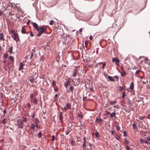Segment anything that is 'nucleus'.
<instances>
[{"mask_svg": "<svg viewBox=\"0 0 150 150\" xmlns=\"http://www.w3.org/2000/svg\"><path fill=\"white\" fill-rule=\"evenodd\" d=\"M33 53H32V54H31L30 56V59H32V57H33Z\"/></svg>", "mask_w": 150, "mask_h": 150, "instance_id": "nucleus-58", "label": "nucleus"}, {"mask_svg": "<svg viewBox=\"0 0 150 150\" xmlns=\"http://www.w3.org/2000/svg\"><path fill=\"white\" fill-rule=\"evenodd\" d=\"M125 96V91H124L122 93V98H124Z\"/></svg>", "mask_w": 150, "mask_h": 150, "instance_id": "nucleus-31", "label": "nucleus"}, {"mask_svg": "<svg viewBox=\"0 0 150 150\" xmlns=\"http://www.w3.org/2000/svg\"><path fill=\"white\" fill-rule=\"evenodd\" d=\"M132 127L134 129H137V127L136 126V125L135 123H133L132 124Z\"/></svg>", "mask_w": 150, "mask_h": 150, "instance_id": "nucleus-30", "label": "nucleus"}, {"mask_svg": "<svg viewBox=\"0 0 150 150\" xmlns=\"http://www.w3.org/2000/svg\"><path fill=\"white\" fill-rule=\"evenodd\" d=\"M83 141L84 143H85L86 144V140L85 137H84L83 138Z\"/></svg>", "mask_w": 150, "mask_h": 150, "instance_id": "nucleus-37", "label": "nucleus"}, {"mask_svg": "<svg viewBox=\"0 0 150 150\" xmlns=\"http://www.w3.org/2000/svg\"><path fill=\"white\" fill-rule=\"evenodd\" d=\"M125 147L127 150H130V148L128 146H126Z\"/></svg>", "mask_w": 150, "mask_h": 150, "instance_id": "nucleus-42", "label": "nucleus"}, {"mask_svg": "<svg viewBox=\"0 0 150 150\" xmlns=\"http://www.w3.org/2000/svg\"><path fill=\"white\" fill-rule=\"evenodd\" d=\"M77 72V68H76L73 70L72 75L74 76H75L76 75Z\"/></svg>", "mask_w": 150, "mask_h": 150, "instance_id": "nucleus-7", "label": "nucleus"}, {"mask_svg": "<svg viewBox=\"0 0 150 150\" xmlns=\"http://www.w3.org/2000/svg\"><path fill=\"white\" fill-rule=\"evenodd\" d=\"M125 73H124V74H122L121 73V76H122V77H123L124 76H125Z\"/></svg>", "mask_w": 150, "mask_h": 150, "instance_id": "nucleus-59", "label": "nucleus"}, {"mask_svg": "<svg viewBox=\"0 0 150 150\" xmlns=\"http://www.w3.org/2000/svg\"><path fill=\"white\" fill-rule=\"evenodd\" d=\"M32 24L33 27L35 28L37 31L39 32L40 30V28L38 27V25L35 22H32Z\"/></svg>", "mask_w": 150, "mask_h": 150, "instance_id": "nucleus-3", "label": "nucleus"}, {"mask_svg": "<svg viewBox=\"0 0 150 150\" xmlns=\"http://www.w3.org/2000/svg\"><path fill=\"white\" fill-rule=\"evenodd\" d=\"M116 115V113L115 112H113L112 113H110V117L111 118H112L115 116Z\"/></svg>", "mask_w": 150, "mask_h": 150, "instance_id": "nucleus-13", "label": "nucleus"}, {"mask_svg": "<svg viewBox=\"0 0 150 150\" xmlns=\"http://www.w3.org/2000/svg\"><path fill=\"white\" fill-rule=\"evenodd\" d=\"M46 28L45 27V26L44 25L41 26L40 28V31L39 32H40L42 33H45Z\"/></svg>", "mask_w": 150, "mask_h": 150, "instance_id": "nucleus-4", "label": "nucleus"}, {"mask_svg": "<svg viewBox=\"0 0 150 150\" xmlns=\"http://www.w3.org/2000/svg\"><path fill=\"white\" fill-rule=\"evenodd\" d=\"M9 59L12 61H13V57L12 56H10L9 57Z\"/></svg>", "mask_w": 150, "mask_h": 150, "instance_id": "nucleus-36", "label": "nucleus"}, {"mask_svg": "<svg viewBox=\"0 0 150 150\" xmlns=\"http://www.w3.org/2000/svg\"><path fill=\"white\" fill-rule=\"evenodd\" d=\"M2 122L3 124H5L7 123V122L6 121V118L3 119L2 121Z\"/></svg>", "mask_w": 150, "mask_h": 150, "instance_id": "nucleus-19", "label": "nucleus"}, {"mask_svg": "<svg viewBox=\"0 0 150 150\" xmlns=\"http://www.w3.org/2000/svg\"><path fill=\"white\" fill-rule=\"evenodd\" d=\"M70 132V131L69 130H69H68V131H67L66 132V135H68V134H69V132Z\"/></svg>", "mask_w": 150, "mask_h": 150, "instance_id": "nucleus-50", "label": "nucleus"}, {"mask_svg": "<svg viewBox=\"0 0 150 150\" xmlns=\"http://www.w3.org/2000/svg\"><path fill=\"white\" fill-rule=\"evenodd\" d=\"M56 85L54 81H53L52 83V85L53 86H54Z\"/></svg>", "mask_w": 150, "mask_h": 150, "instance_id": "nucleus-43", "label": "nucleus"}, {"mask_svg": "<svg viewBox=\"0 0 150 150\" xmlns=\"http://www.w3.org/2000/svg\"><path fill=\"white\" fill-rule=\"evenodd\" d=\"M16 125L19 128L22 129L23 127L22 120L20 119L17 120Z\"/></svg>", "mask_w": 150, "mask_h": 150, "instance_id": "nucleus-1", "label": "nucleus"}, {"mask_svg": "<svg viewBox=\"0 0 150 150\" xmlns=\"http://www.w3.org/2000/svg\"><path fill=\"white\" fill-rule=\"evenodd\" d=\"M146 140L148 141H150V137H147L146 138Z\"/></svg>", "mask_w": 150, "mask_h": 150, "instance_id": "nucleus-39", "label": "nucleus"}, {"mask_svg": "<svg viewBox=\"0 0 150 150\" xmlns=\"http://www.w3.org/2000/svg\"><path fill=\"white\" fill-rule=\"evenodd\" d=\"M34 34L32 33V32H31L30 33V36L31 37H33L34 36Z\"/></svg>", "mask_w": 150, "mask_h": 150, "instance_id": "nucleus-54", "label": "nucleus"}, {"mask_svg": "<svg viewBox=\"0 0 150 150\" xmlns=\"http://www.w3.org/2000/svg\"><path fill=\"white\" fill-rule=\"evenodd\" d=\"M4 34L2 33L0 34V40H4Z\"/></svg>", "mask_w": 150, "mask_h": 150, "instance_id": "nucleus-17", "label": "nucleus"}, {"mask_svg": "<svg viewBox=\"0 0 150 150\" xmlns=\"http://www.w3.org/2000/svg\"><path fill=\"white\" fill-rule=\"evenodd\" d=\"M35 121L37 123H38L39 122V121L38 118L36 119Z\"/></svg>", "mask_w": 150, "mask_h": 150, "instance_id": "nucleus-48", "label": "nucleus"}, {"mask_svg": "<svg viewBox=\"0 0 150 150\" xmlns=\"http://www.w3.org/2000/svg\"><path fill=\"white\" fill-rule=\"evenodd\" d=\"M82 146L83 150H84V148H86V144L85 143H83Z\"/></svg>", "mask_w": 150, "mask_h": 150, "instance_id": "nucleus-35", "label": "nucleus"}, {"mask_svg": "<svg viewBox=\"0 0 150 150\" xmlns=\"http://www.w3.org/2000/svg\"><path fill=\"white\" fill-rule=\"evenodd\" d=\"M140 143L141 144L145 143L146 144H148V142L146 140V139H141L140 140Z\"/></svg>", "mask_w": 150, "mask_h": 150, "instance_id": "nucleus-6", "label": "nucleus"}, {"mask_svg": "<svg viewBox=\"0 0 150 150\" xmlns=\"http://www.w3.org/2000/svg\"><path fill=\"white\" fill-rule=\"evenodd\" d=\"M144 117L140 116L139 117V119H140V120H143L144 119Z\"/></svg>", "mask_w": 150, "mask_h": 150, "instance_id": "nucleus-55", "label": "nucleus"}, {"mask_svg": "<svg viewBox=\"0 0 150 150\" xmlns=\"http://www.w3.org/2000/svg\"><path fill=\"white\" fill-rule=\"evenodd\" d=\"M134 88V83L133 82H131L130 86V89L131 90H132Z\"/></svg>", "mask_w": 150, "mask_h": 150, "instance_id": "nucleus-14", "label": "nucleus"}, {"mask_svg": "<svg viewBox=\"0 0 150 150\" xmlns=\"http://www.w3.org/2000/svg\"><path fill=\"white\" fill-rule=\"evenodd\" d=\"M39 32V33H38L37 34V36H40L42 34V33L40 32Z\"/></svg>", "mask_w": 150, "mask_h": 150, "instance_id": "nucleus-44", "label": "nucleus"}, {"mask_svg": "<svg viewBox=\"0 0 150 150\" xmlns=\"http://www.w3.org/2000/svg\"><path fill=\"white\" fill-rule=\"evenodd\" d=\"M139 70H138L136 71L135 72V74L136 75H138L139 74Z\"/></svg>", "mask_w": 150, "mask_h": 150, "instance_id": "nucleus-49", "label": "nucleus"}, {"mask_svg": "<svg viewBox=\"0 0 150 150\" xmlns=\"http://www.w3.org/2000/svg\"><path fill=\"white\" fill-rule=\"evenodd\" d=\"M78 116V117L79 118H83V115L81 114V112H78L77 113Z\"/></svg>", "mask_w": 150, "mask_h": 150, "instance_id": "nucleus-15", "label": "nucleus"}, {"mask_svg": "<svg viewBox=\"0 0 150 150\" xmlns=\"http://www.w3.org/2000/svg\"><path fill=\"white\" fill-rule=\"evenodd\" d=\"M3 117H4L5 116V114L6 113V109H4L3 111Z\"/></svg>", "mask_w": 150, "mask_h": 150, "instance_id": "nucleus-27", "label": "nucleus"}, {"mask_svg": "<svg viewBox=\"0 0 150 150\" xmlns=\"http://www.w3.org/2000/svg\"><path fill=\"white\" fill-rule=\"evenodd\" d=\"M85 47H86L88 45V43H87L86 41V42H85Z\"/></svg>", "mask_w": 150, "mask_h": 150, "instance_id": "nucleus-57", "label": "nucleus"}, {"mask_svg": "<svg viewBox=\"0 0 150 150\" xmlns=\"http://www.w3.org/2000/svg\"><path fill=\"white\" fill-rule=\"evenodd\" d=\"M21 33L23 34H25V30L23 27H22L21 29Z\"/></svg>", "mask_w": 150, "mask_h": 150, "instance_id": "nucleus-16", "label": "nucleus"}, {"mask_svg": "<svg viewBox=\"0 0 150 150\" xmlns=\"http://www.w3.org/2000/svg\"><path fill=\"white\" fill-rule=\"evenodd\" d=\"M92 36L91 35H90L89 37V39L90 40H92Z\"/></svg>", "mask_w": 150, "mask_h": 150, "instance_id": "nucleus-62", "label": "nucleus"}, {"mask_svg": "<svg viewBox=\"0 0 150 150\" xmlns=\"http://www.w3.org/2000/svg\"><path fill=\"white\" fill-rule=\"evenodd\" d=\"M108 78L110 81H115L114 79L110 76H108Z\"/></svg>", "mask_w": 150, "mask_h": 150, "instance_id": "nucleus-12", "label": "nucleus"}, {"mask_svg": "<svg viewBox=\"0 0 150 150\" xmlns=\"http://www.w3.org/2000/svg\"><path fill=\"white\" fill-rule=\"evenodd\" d=\"M35 125L34 124V123L32 124L31 125V128L33 129H35Z\"/></svg>", "mask_w": 150, "mask_h": 150, "instance_id": "nucleus-25", "label": "nucleus"}, {"mask_svg": "<svg viewBox=\"0 0 150 150\" xmlns=\"http://www.w3.org/2000/svg\"><path fill=\"white\" fill-rule=\"evenodd\" d=\"M24 66V64L22 63L21 62L20 63V66L19 69V70H20L23 69Z\"/></svg>", "mask_w": 150, "mask_h": 150, "instance_id": "nucleus-10", "label": "nucleus"}, {"mask_svg": "<svg viewBox=\"0 0 150 150\" xmlns=\"http://www.w3.org/2000/svg\"><path fill=\"white\" fill-rule=\"evenodd\" d=\"M13 47L12 46L11 47L9 48V50L8 51L11 54L13 52Z\"/></svg>", "mask_w": 150, "mask_h": 150, "instance_id": "nucleus-23", "label": "nucleus"}, {"mask_svg": "<svg viewBox=\"0 0 150 150\" xmlns=\"http://www.w3.org/2000/svg\"><path fill=\"white\" fill-rule=\"evenodd\" d=\"M11 33L13 34H16V33H15V30H12L11 31Z\"/></svg>", "mask_w": 150, "mask_h": 150, "instance_id": "nucleus-45", "label": "nucleus"}, {"mask_svg": "<svg viewBox=\"0 0 150 150\" xmlns=\"http://www.w3.org/2000/svg\"><path fill=\"white\" fill-rule=\"evenodd\" d=\"M69 89H70V90L71 93L72 94H73V90L74 89V87L72 86H70L69 88Z\"/></svg>", "mask_w": 150, "mask_h": 150, "instance_id": "nucleus-22", "label": "nucleus"}, {"mask_svg": "<svg viewBox=\"0 0 150 150\" xmlns=\"http://www.w3.org/2000/svg\"><path fill=\"white\" fill-rule=\"evenodd\" d=\"M34 97L33 95V93H31L30 95V97L31 99H32Z\"/></svg>", "mask_w": 150, "mask_h": 150, "instance_id": "nucleus-40", "label": "nucleus"}, {"mask_svg": "<svg viewBox=\"0 0 150 150\" xmlns=\"http://www.w3.org/2000/svg\"><path fill=\"white\" fill-rule=\"evenodd\" d=\"M34 103L35 104H37V99L36 98H35L34 100Z\"/></svg>", "mask_w": 150, "mask_h": 150, "instance_id": "nucleus-41", "label": "nucleus"}, {"mask_svg": "<svg viewBox=\"0 0 150 150\" xmlns=\"http://www.w3.org/2000/svg\"><path fill=\"white\" fill-rule=\"evenodd\" d=\"M29 80L32 83H34V81L35 80V79L34 78H30Z\"/></svg>", "mask_w": 150, "mask_h": 150, "instance_id": "nucleus-18", "label": "nucleus"}, {"mask_svg": "<svg viewBox=\"0 0 150 150\" xmlns=\"http://www.w3.org/2000/svg\"><path fill=\"white\" fill-rule=\"evenodd\" d=\"M112 61L113 62H115V64L117 65H119L120 63L119 59L117 58H114L112 59Z\"/></svg>", "mask_w": 150, "mask_h": 150, "instance_id": "nucleus-5", "label": "nucleus"}, {"mask_svg": "<svg viewBox=\"0 0 150 150\" xmlns=\"http://www.w3.org/2000/svg\"><path fill=\"white\" fill-rule=\"evenodd\" d=\"M79 122H80V124H81V126H82V127H84V124L83 123H82L80 121H79Z\"/></svg>", "mask_w": 150, "mask_h": 150, "instance_id": "nucleus-46", "label": "nucleus"}, {"mask_svg": "<svg viewBox=\"0 0 150 150\" xmlns=\"http://www.w3.org/2000/svg\"><path fill=\"white\" fill-rule=\"evenodd\" d=\"M116 129L118 130H119L120 129V127H119V126H116Z\"/></svg>", "mask_w": 150, "mask_h": 150, "instance_id": "nucleus-56", "label": "nucleus"}, {"mask_svg": "<svg viewBox=\"0 0 150 150\" xmlns=\"http://www.w3.org/2000/svg\"><path fill=\"white\" fill-rule=\"evenodd\" d=\"M55 139V138L54 137V136H52V140L53 141H54Z\"/></svg>", "mask_w": 150, "mask_h": 150, "instance_id": "nucleus-51", "label": "nucleus"}, {"mask_svg": "<svg viewBox=\"0 0 150 150\" xmlns=\"http://www.w3.org/2000/svg\"><path fill=\"white\" fill-rule=\"evenodd\" d=\"M3 13L2 11H0V16H1L2 15Z\"/></svg>", "mask_w": 150, "mask_h": 150, "instance_id": "nucleus-64", "label": "nucleus"}, {"mask_svg": "<svg viewBox=\"0 0 150 150\" xmlns=\"http://www.w3.org/2000/svg\"><path fill=\"white\" fill-rule=\"evenodd\" d=\"M62 112H60L59 113V119L60 121H62L63 118L62 117Z\"/></svg>", "mask_w": 150, "mask_h": 150, "instance_id": "nucleus-11", "label": "nucleus"}, {"mask_svg": "<svg viewBox=\"0 0 150 150\" xmlns=\"http://www.w3.org/2000/svg\"><path fill=\"white\" fill-rule=\"evenodd\" d=\"M117 102V101L116 100L111 101L110 102V104L111 105H113L115 104Z\"/></svg>", "mask_w": 150, "mask_h": 150, "instance_id": "nucleus-20", "label": "nucleus"}, {"mask_svg": "<svg viewBox=\"0 0 150 150\" xmlns=\"http://www.w3.org/2000/svg\"><path fill=\"white\" fill-rule=\"evenodd\" d=\"M12 37L14 40H16V42H17L18 40H19V37L17 33L12 34Z\"/></svg>", "mask_w": 150, "mask_h": 150, "instance_id": "nucleus-2", "label": "nucleus"}, {"mask_svg": "<svg viewBox=\"0 0 150 150\" xmlns=\"http://www.w3.org/2000/svg\"><path fill=\"white\" fill-rule=\"evenodd\" d=\"M66 106V107L68 109H69L71 108V106H70V105H69V104H67Z\"/></svg>", "mask_w": 150, "mask_h": 150, "instance_id": "nucleus-34", "label": "nucleus"}, {"mask_svg": "<svg viewBox=\"0 0 150 150\" xmlns=\"http://www.w3.org/2000/svg\"><path fill=\"white\" fill-rule=\"evenodd\" d=\"M54 23V21L53 20H51L49 23V24L50 25H52Z\"/></svg>", "mask_w": 150, "mask_h": 150, "instance_id": "nucleus-33", "label": "nucleus"}, {"mask_svg": "<svg viewBox=\"0 0 150 150\" xmlns=\"http://www.w3.org/2000/svg\"><path fill=\"white\" fill-rule=\"evenodd\" d=\"M127 103L129 104H130L131 103V100L129 99H127Z\"/></svg>", "mask_w": 150, "mask_h": 150, "instance_id": "nucleus-28", "label": "nucleus"}, {"mask_svg": "<svg viewBox=\"0 0 150 150\" xmlns=\"http://www.w3.org/2000/svg\"><path fill=\"white\" fill-rule=\"evenodd\" d=\"M119 91H121L123 89V86H120L119 88Z\"/></svg>", "mask_w": 150, "mask_h": 150, "instance_id": "nucleus-32", "label": "nucleus"}, {"mask_svg": "<svg viewBox=\"0 0 150 150\" xmlns=\"http://www.w3.org/2000/svg\"><path fill=\"white\" fill-rule=\"evenodd\" d=\"M28 121V119L26 117H23V120L22 121L23 122H26Z\"/></svg>", "mask_w": 150, "mask_h": 150, "instance_id": "nucleus-24", "label": "nucleus"}, {"mask_svg": "<svg viewBox=\"0 0 150 150\" xmlns=\"http://www.w3.org/2000/svg\"><path fill=\"white\" fill-rule=\"evenodd\" d=\"M110 114V113L109 112L107 111L106 114V115H107L108 114Z\"/></svg>", "mask_w": 150, "mask_h": 150, "instance_id": "nucleus-63", "label": "nucleus"}, {"mask_svg": "<svg viewBox=\"0 0 150 150\" xmlns=\"http://www.w3.org/2000/svg\"><path fill=\"white\" fill-rule=\"evenodd\" d=\"M115 137L117 140H118V139L119 138V136L118 135H117Z\"/></svg>", "mask_w": 150, "mask_h": 150, "instance_id": "nucleus-47", "label": "nucleus"}, {"mask_svg": "<svg viewBox=\"0 0 150 150\" xmlns=\"http://www.w3.org/2000/svg\"><path fill=\"white\" fill-rule=\"evenodd\" d=\"M3 97V94L2 93H0V97L1 98H2Z\"/></svg>", "mask_w": 150, "mask_h": 150, "instance_id": "nucleus-61", "label": "nucleus"}, {"mask_svg": "<svg viewBox=\"0 0 150 150\" xmlns=\"http://www.w3.org/2000/svg\"><path fill=\"white\" fill-rule=\"evenodd\" d=\"M95 135L96 138H99V133H98V132L97 131L96 132H95Z\"/></svg>", "mask_w": 150, "mask_h": 150, "instance_id": "nucleus-21", "label": "nucleus"}, {"mask_svg": "<svg viewBox=\"0 0 150 150\" xmlns=\"http://www.w3.org/2000/svg\"><path fill=\"white\" fill-rule=\"evenodd\" d=\"M8 56V55L7 54H4L3 57L5 58H7Z\"/></svg>", "mask_w": 150, "mask_h": 150, "instance_id": "nucleus-38", "label": "nucleus"}, {"mask_svg": "<svg viewBox=\"0 0 150 150\" xmlns=\"http://www.w3.org/2000/svg\"><path fill=\"white\" fill-rule=\"evenodd\" d=\"M106 64L105 63H104L102 67V68L103 69H104V67L105 66Z\"/></svg>", "mask_w": 150, "mask_h": 150, "instance_id": "nucleus-53", "label": "nucleus"}, {"mask_svg": "<svg viewBox=\"0 0 150 150\" xmlns=\"http://www.w3.org/2000/svg\"><path fill=\"white\" fill-rule=\"evenodd\" d=\"M27 106L28 107L30 108V103H28L27 104Z\"/></svg>", "mask_w": 150, "mask_h": 150, "instance_id": "nucleus-60", "label": "nucleus"}, {"mask_svg": "<svg viewBox=\"0 0 150 150\" xmlns=\"http://www.w3.org/2000/svg\"><path fill=\"white\" fill-rule=\"evenodd\" d=\"M103 121L102 119L100 118H98L97 117L96 119V122H102Z\"/></svg>", "mask_w": 150, "mask_h": 150, "instance_id": "nucleus-9", "label": "nucleus"}, {"mask_svg": "<svg viewBox=\"0 0 150 150\" xmlns=\"http://www.w3.org/2000/svg\"><path fill=\"white\" fill-rule=\"evenodd\" d=\"M69 81L68 79H66V82H65L64 83V85L66 88L67 89L68 85L69 84Z\"/></svg>", "mask_w": 150, "mask_h": 150, "instance_id": "nucleus-8", "label": "nucleus"}, {"mask_svg": "<svg viewBox=\"0 0 150 150\" xmlns=\"http://www.w3.org/2000/svg\"><path fill=\"white\" fill-rule=\"evenodd\" d=\"M123 135L124 136H125V137L127 136V135L126 134V132L125 131H124Z\"/></svg>", "mask_w": 150, "mask_h": 150, "instance_id": "nucleus-52", "label": "nucleus"}, {"mask_svg": "<svg viewBox=\"0 0 150 150\" xmlns=\"http://www.w3.org/2000/svg\"><path fill=\"white\" fill-rule=\"evenodd\" d=\"M79 83V81H78L76 82L75 83H74L73 85H74L75 86H76L78 85Z\"/></svg>", "mask_w": 150, "mask_h": 150, "instance_id": "nucleus-29", "label": "nucleus"}, {"mask_svg": "<svg viewBox=\"0 0 150 150\" xmlns=\"http://www.w3.org/2000/svg\"><path fill=\"white\" fill-rule=\"evenodd\" d=\"M42 136V133L41 132H40L38 134V137L39 138H40Z\"/></svg>", "mask_w": 150, "mask_h": 150, "instance_id": "nucleus-26", "label": "nucleus"}]
</instances>
